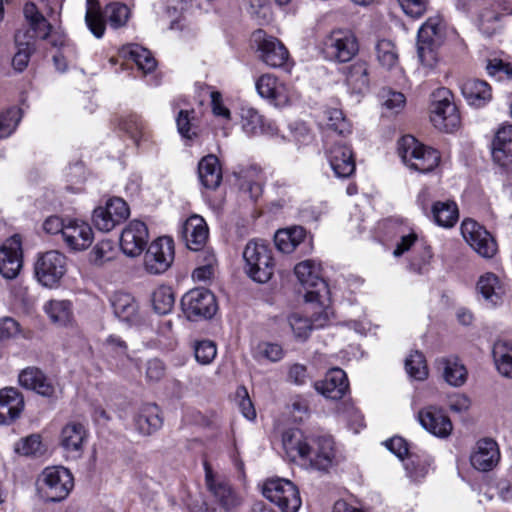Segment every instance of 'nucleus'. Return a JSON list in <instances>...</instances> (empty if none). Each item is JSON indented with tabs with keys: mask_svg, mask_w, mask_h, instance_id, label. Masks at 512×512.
I'll return each instance as SVG.
<instances>
[{
	"mask_svg": "<svg viewBox=\"0 0 512 512\" xmlns=\"http://www.w3.org/2000/svg\"><path fill=\"white\" fill-rule=\"evenodd\" d=\"M175 296L169 286H159L152 293V305L156 313L165 315L172 311Z\"/></svg>",
	"mask_w": 512,
	"mask_h": 512,
	"instance_id": "09e8293b",
	"label": "nucleus"
},
{
	"mask_svg": "<svg viewBox=\"0 0 512 512\" xmlns=\"http://www.w3.org/2000/svg\"><path fill=\"white\" fill-rule=\"evenodd\" d=\"M163 419L156 404L142 405L134 417L136 431L144 436L151 435L162 427Z\"/></svg>",
	"mask_w": 512,
	"mask_h": 512,
	"instance_id": "72a5a7b5",
	"label": "nucleus"
},
{
	"mask_svg": "<svg viewBox=\"0 0 512 512\" xmlns=\"http://www.w3.org/2000/svg\"><path fill=\"white\" fill-rule=\"evenodd\" d=\"M493 160L500 166L512 163V124L501 126L492 143Z\"/></svg>",
	"mask_w": 512,
	"mask_h": 512,
	"instance_id": "c9c22d12",
	"label": "nucleus"
},
{
	"mask_svg": "<svg viewBox=\"0 0 512 512\" xmlns=\"http://www.w3.org/2000/svg\"><path fill=\"white\" fill-rule=\"evenodd\" d=\"M244 270L255 282L267 283L273 276V249L264 240H250L243 251Z\"/></svg>",
	"mask_w": 512,
	"mask_h": 512,
	"instance_id": "f03ea898",
	"label": "nucleus"
},
{
	"mask_svg": "<svg viewBox=\"0 0 512 512\" xmlns=\"http://www.w3.org/2000/svg\"><path fill=\"white\" fill-rule=\"evenodd\" d=\"M119 129L123 131L136 145L145 136V124L141 118L135 114L124 117L119 122Z\"/></svg>",
	"mask_w": 512,
	"mask_h": 512,
	"instance_id": "8fccbe9b",
	"label": "nucleus"
},
{
	"mask_svg": "<svg viewBox=\"0 0 512 512\" xmlns=\"http://www.w3.org/2000/svg\"><path fill=\"white\" fill-rule=\"evenodd\" d=\"M44 311L59 326H66L72 320L71 302L67 300H50L44 305Z\"/></svg>",
	"mask_w": 512,
	"mask_h": 512,
	"instance_id": "a18cd8bd",
	"label": "nucleus"
},
{
	"mask_svg": "<svg viewBox=\"0 0 512 512\" xmlns=\"http://www.w3.org/2000/svg\"><path fill=\"white\" fill-rule=\"evenodd\" d=\"M116 255L114 244L110 240H102L98 242L89 254V260L96 266H102L113 260Z\"/></svg>",
	"mask_w": 512,
	"mask_h": 512,
	"instance_id": "864d4df0",
	"label": "nucleus"
},
{
	"mask_svg": "<svg viewBox=\"0 0 512 512\" xmlns=\"http://www.w3.org/2000/svg\"><path fill=\"white\" fill-rule=\"evenodd\" d=\"M333 440L330 436L313 437L311 454L307 457L310 464L318 470H327L334 459Z\"/></svg>",
	"mask_w": 512,
	"mask_h": 512,
	"instance_id": "473e14b6",
	"label": "nucleus"
},
{
	"mask_svg": "<svg viewBox=\"0 0 512 512\" xmlns=\"http://www.w3.org/2000/svg\"><path fill=\"white\" fill-rule=\"evenodd\" d=\"M181 234L186 246L190 250L198 251L206 244L209 230L203 217L193 215L184 222Z\"/></svg>",
	"mask_w": 512,
	"mask_h": 512,
	"instance_id": "7c9ffc66",
	"label": "nucleus"
},
{
	"mask_svg": "<svg viewBox=\"0 0 512 512\" xmlns=\"http://www.w3.org/2000/svg\"><path fill=\"white\" fill-rule=\"evenodd\" d=\"M431 464L432 460L430 457L425 458L423 461L418 458L411 459L406 464V470L411 479L414 481H420L428 474Z\"/></svg>",
	"mask_w": 512,
	"mask_h": 512,
	"instance_id": "e2e57ef3",
	"label": "nucleus"
},
{
	"mask_svg": "<svg viewBox=\"0 0 512 512\" xmlns=\"http://www.w3.org/2000/svg\"><path fill=\"white\" fill-rule=\"evenodd\" d=\"M23 333L20 323L12 317L0 318V341L16 338Z\"/></svg>",
	"mask_w": 512,
	"mask_h": 512,
	"instance_id": "0e129e2a",
	"label": "nucleus"
},
{
	"mask_svg": "<svg viewBox=\"0 0 512 512\" xmlns=\"http://www.w3.org/2000/svg\"><path fill=\"white\" fill-rule=\"evenodd\" d=\"M397 150L402 161L420 173L432 171L440 161L437 150L423 145L411 135H406L398 141Z\"/></svg>",
	"mask_w": 512,
	"mask_h": 512,
	"instance_id": "20e7f679",
	"label": "nucleus"
},
{
	"mask_svg": "<svg viewBox=\"0 0 512 512\" xmlns=\"http://www.w3.org/2000/svg\"><path fill=\"white\" fill-rule=\"evenodd\" d=\"M198 175L205 188L216 189L222 180L218 158L212 154L203 157L198 164Z\"/></svg>",
	"mask_w": 512,
	"mask_h": 512,
	"instance_id": "ea45409f",
	"label": "nucleus"
},
{
	"mask_svg": "<svg viewBox=\"0 0 512 512\" xmlns=\"http://www.w3.org/2000/svg\"><path fill=\"white\" fill-rule=\"evenodd\" d=\"M294 273L306 289L305 300L323 306L328 299V288L321 277L320 265L313 260H304L295 266Z\"/></svg>",
	"mask_w": 512,
	"mask_h": 512,
	"instance_id": "1a4fd4ad",
	"label": "nucleus"
},
{
	"mask_svg": "<svg viewBox=\"0 0 512 512\" xmlns=\"http://www.w3.org/2000/svg\"><path fill=\"white\" fill-rule=\"evenodd\" d=\"M111 305L116 317L128 323L139 321L138 303L126 292H116L111 298Z\"/></svg>",
	"mask_w": 512,
	"mask_h": 512,
	"instance_id": "e433bc0d",
	"label": "nucleus"
},
{
	"mask_svg": "<svg viewBox=\"0 0 512 512\" xmlns=\"http://www.w3.org/2000/svg\"><path fill=\"white\" fill-rule=\"evenodd\" d=\"M313 436L306 435L298 428L288 429L283 433L282 444L287 457L296 461L305 459L311 454Z\"/></svg>",
	"mask_w": 512,
	"mask_h": 512,
	"instance_id": "a878e982",
	"label": "nucleus"
},
{
	"mask_svg": "<svg viewBox=\"0 0 512 512\" xmlns=\"http://www.w3.org/2000/svg\"><path fill=\"white\" fill-rule=\"evenodd\" d=\"M377 59L381 66L391 69L397 64L398 55L395 46L388 40H381L376 45Z\"/></svg>",
	"mask_w": 512,
	"mask_h": 512,
	"instance_id": "13d9d810",
	"label": "nucleus"
},
{
	"mask_svg": "<svg viewBox=\"0 0 512 512\" xmlns=\"http://www.w3.org/2000/svg\"><path fill=\"white\" fill-rule=\"evenodd\" d=\"M16 451L25 456H35L42 452V444L39 435H30L21 440Z\"/></svg>",
	"mask_w": 512,
	"mask_h": 512,
	"instance_id": "69168bd1",
	"label": "nucleus"
},
{
	"mask_svg": "<svg viewBox=\"0 0 512 512\" xmlns=\"http://www.w3.org/2000/svg\"><path fill=\"white\" fill-rule=\"evenodd\" d=\"M181 306L188 318H211L216 311L215 297L205 288L188 291L182 297Z\"/></svg>",
	"mask_w": 512,
	"mask_h": 512,
	"instance_id": "f3484780",
	"label": "nucleus"
},
{
	"mask_svg": "<svg viewBox=\"0 0 512 512\" xmlns=\"http://www.w3.org/2000/svg\"><path fill=\"white\" fill-rule=\"evenodd\" d=\"M461 233L466 242L482 257L491 258L497 252V244L491 234L472 219L462 222Z\"/></svg>",
	"mask_w": 512,
	"mask_h": 512,
	"instance_id": "dca6fc26",
	"label": "nucleus"
},
{
	"mask_svg": "<svg viewBox=\"0 0 512 512\" xmlns=\"http://www.w3.org/2000/svg\"><path fill=\"white\" fill-rule=\"evenodd\" d=\"M326 127L328 130L340 136H346L351 133V125L343 115V112L336 108L326 110Z\"/></svg>",
	"mask_w": 512,
	"mask_h": 512,
	"instance_id": "603ef678",
	"label": "nucleus"
},
{
	"mask_svg": "<svg viewBox=\"0 0 512 512\" xmlns=\"http://www.w3.org/2000/svg\"><path fill=\"white\" fill-rule=\"evenodd\" d=\"M406 98L401 92L388 91L383 95V106L392 114L398 113L405 106Z\"/></svg>",
	"mask_w": 512,
	"mask_h": 512,
	"instance_id": "774afa93",
	"label": "nucleus"
},
{
	"mask_svg": "<svg viewBox=\"0 0 512 512\" xmlns=\"http://www.w3.org/2000/svg\"><path fill=\"white\" fill-rule=\"evenodd\" d=\"M274 242L277 249L283 253H291L297 249L306 253L312 249V242L307 237L306 230L301 226L278 230L275 233Z\"/></svg>",
	"mask_w": 512,
	"mask_h": 512,
	"instance_id": "4be33fe9",
	"label": "nucleus"
},
{
	"mask_svg": "<svg viewBox=\"0 0 512 512\" xmlns=\"http://www.w3.org/2000/svg\"><path fill=\"white\" fill-rule=\"evenodd\" d=\"M241 126L243 131L250 136L267 134L273 135L277 128L266 120L256 109L252 107H243L241 109Z\"/></svg>",
	"mask_w": 512,
	"mask_h": 512,
	"instance_id": "f704fd0d",
	"label": "nucleus"
},
{
	"mask_svg": "<svg viewBox=\"0 0 512 512\" xmlns=\"http://www.w3.org/2000/svg\"><path fill=\"white\" fill-rule=\"evenodd\" d=\"M330 307L324 303L321 306L316 303L313 308L312 318L305 317L299 313H292L288 317V323L294 333V336L299 340H306L313 329L324 327L332 315Z\"/></svg>",
	"mask_w": 512,
	"mask_h": 512,
	"instance_id": "2eb2a0df",
	"label": "nucleus"
},
{
	"mask_svg": "<svg viewBox=\"0 0 512 512\" xmlns=\"http://www.w3.org/2000/svg\"><path fill=\"white\" fill-rule=\"evenodd\" d=\"M404 13L411 18H420L427 10L428 0H398Z\"/></svg>",
	"mask_w": 512,
	"mask_h": 512,
	"instance_id": "338daca9",
	"label": "nucleus"
},
{
	"mask_svg": "<svg viewBox=\"0 0 512 512\" xmlns=\"http://www.w3.org/2000/svg\"><path fill=\"white\" fill-rule=\"evenodd\" d=\"M23 13L29 23L30 30L33 32L31 35L34 38L47 39L51 33L52 26L39 12L37 6L32 2H28L24 5Z\"/></svg>",
	"mask_w": 512,
	"mask_h": 512,
	"instance_id": "79ce46f5",
	"label": "nucleus"
},
{
	"mask_svg": "<svg viewBox=\"0 0 512 512\" xmlns=\"http://www.w3.org/2000/svg\"><path fill=\"white\" fill-rule=\"evenodd\" d=\"M74 482L70 471L63 466L47 467L39 480V491L49 502L65 499L73 488Z\"/></svg>",
	"mask_w": 512,
	"mask_h": 512,
	"instance_id": "423d86ee",
	"label": "nucleus"
},
{
	"mask_svg": "<svg viewBox=\"0 0 512 512\" xmlns=\"http://www.w3.org/2000/svg\"><path fill=\"white\" fill-rule=\"evenodd\" d=\"M22 264L21 237L15 234L0 247V274L6 279H14L18 276Z\"/></svg>",
	"mask_w": 512,
	"mask_h": 512,
	"instance_id": "6ab92c4d",
	"label": "nucleus"
},
{
	"mask_svg": "<svg viewBox=\"0 0 512 512\" xmlns=\"http://www.w3.org/2000/svg\"><path fill=\"white\" fill-rule=\"evenodd\" d=\"M444 23L440 16H433L426 20L418 30L417 54L421 65L429 70L433 69L438 61L437 48L443 41Z\"/></svg>",
	"mask_w": 512,
	"mask_h": 512,
	"instance_id": "7ed1b4c3",
	"label": "nucleus"
},
{
	"mask_svg": "<svg viewBox=\"0 0 512 512\" xmlns=\"http://www.w3.org/2000/svg\"><path fill=\"white\" fill-rule=\"evenodd\" d=\"M433 98L430 116L432 124L440 131H455L460 125V115L452 93L446 88H440L433 94Z\"/></svg>",
	"mask_w": 512,
	"mask_h": 512,
	"instance_id": "6e6552de",
	"label": "nucleus"
},
{
	"mask_svg": "<svg viewBox=\"0 0 512 512\" xmlns=\"http://www.w3.org/2000/svg\"><path fill=\"white\" fill-rule=\"evenodd\" d=\"M217 355V347L213 341L201 340L194 344V356L201 365H208L213 362Z\"/></svg>",
	"mask_w": 512,
	"mask_h": 512,
	"instance_id": "bf43d9fd",
	"label": "nucleus"
},
{
	"mask_svg": "<svg viewBox=\"0 0 512 512\" xmlns=\"http://www.w3.org/2000/svg\"><path fill=\"white\" fill-rule=\"evenodd\" d=\"M492 354L498 372L506 378H512V345L505 340L494 343Z\"/></svg>",
	"mask_w": 512,
	"mask_h": 512,
	"instance_id": "c03bdc74",
	"label": "nucleus"
},
{
	"mask_svg": "<svg viewBox=\"0 0 512 512\" xmlns=\"http://www.w3.org/2000/svg\"><path fill=\"white\" fill-rule=\"evenodd\" d=\"M345 83L354 93H363L369 86L368 65L359 60L343 68Z\"/></svg>",
	"mask_w": 512,
	"mask_h": 512,
	"instance_id": "58836bf2",
	"label": "nucleus"
},
{
	"mask_svg": "<svg viewBox=\"0 0 512 512\" xmlns=\"http://www.w3.org/2000/svg\"><path fill=\"white\" fill-rule=\"evenodd\" d=\"M34 273L41 285L53 288L66 273V257L56 250L38 254L34 263Z\"/></svg>",
	"mask_w": 512,
	"mask_h": 512,
	"instance_id": "9b49d317",
	"label": "nucleus"
},
{
	"mask_svg": "<svg viewBox=\"0 0 512 512\" xmlns=\"http://www.w3.org/2000/svg\"><path fill=\"white\" fill-rule=\"evenodd\" d=\"M104 15L112 28H119L126 24L129 18V9L120 3L109 4L105 7Z\"/></svg>",
	"mask_w": 512,
	"mask_h": 512,
	"instance_id": "6e6d98bb",
	"label": "nucleus"
},
{
	"mask_svg": "<svg viewBox=\"0 0 512 512\" xmlns=\"http://www.w3.org/2000/svg\"><path fill=\"white\" fill-rule=\"evenodd\" d=\"M263 496L282 512H297L302 500L297 486L288 479L272 478L265 481Z\"/></svg>",
	"mask_w": 512,
	"mask_h": 512,
	"instance_id": "0eeeda50",
	"label": "nucleus"
},
{
	"mask_svg": "<svg viewBox=\"0 0 512 512\" xmlns=\"http://www.w3.org/2000/svg\"><path fill=\"white\" fill-rule=\"evenodd\" d=\"M325 57L335 62H348L359 51V44L355 34L349 29L333 30L323 41Z\"/></svg>",
	"mask_w": 512,
	"mask_h": 512,
	"instance_id": "9d476101",
	"label": "nucleus"
},
{
	"mask_svg": "<svg viewBox=\"0 0 512 512\" xmlns=\"http://www.w3.org/2000/svg\"><path fill=\"white\" fill-rule=\"evenodd\" d=\"M24 397L14 387L0 390V424L7 425L20 417L24 409Z\"/></svg>",
	"mask_w": 512,
	"mask_h": 512,
	"instance_id": "c756f323",
	"label": "nucleus"
},
{
	"mask_svg": "<svg viewBox=\"0 0 512 512\" xmlns=\"http://www.w3.org/2000/svg\"><path fill=\"white\" fill-rule=\"evenodd\" d=\"M148 228L140 220H132L123 229L120 236V248L129 257L139 256L148 242Z\"/></svg>",
	"mask_w": 512,
	"mask_h": 512,
	"instance_id": "aec40b11",
	"label": "nucleus"
},
{
	"mask_svg": "<svg viewBox=\"0 0 512 512\" xmlns=\"http://www.w3.org/2000/svg\"><path fill=\"white\" fill-rule=\"evenodd\" d=\"M87 438L85 426L80 422L70 421L61 429L60 445L68 458L78 459L83 454Z\"/></svg>",
	"mask_w": 512,
	"mask_h": 512,
	"instance_id": "412c9836",
	"label": "nucleus"
},
{
	"mask_svg": "<svg viewBox=\"0 0 512 512\" xmlns=\"http://www.w3.org/2000/svg\"><path fill=\"white\" fill-rule=\"evenodd\" d=\"M87 11L85 14V22L90 32L96 38H102L105 33V21L102 14L99 11L97 3H92L91 0H87Z\"/></svg>",
	"mask_w": 512,
	"mask_h": 512,
	"instance_id": "3c124183",
	"label": "nucleus"
},
{
	"mask_svg": "<svg viewBox=\"0 0 512 512\" xmlns=\"http://www.w3.org/2000/svg\"><path fill=\"white\" fill-rule=\"evenodd\" d=\"M62 238L68 248L81 251L92 244L93 231L90 225L82 220L67 219Z\"/></svg>",
	"mask_w": 512,
	"mask_h": 512,
	"instance_id": "b1692460",
	"label": "nucleus"
},
{
	"mask_svg": "<svg viewBox=\"0 0 512 512\" xmlns=\"http://www.w3.org/2000/svg\"><path fill=\"white\" fill-rule=\"evenodd\" d=\"M194 114V110H180L176 117L178 132L183 138L187 140H193L195 137H197V133L193 128V124L191 123V120L194 119Z\"/></svg>",
	"mask_w": 512,
	"mask_h": 512,
	"instance_id": "052dcab7",
	"label": "nucleus"
},
{
	"mask_svg": "<svg viewBox=\"0 0 512 512\" xmlns=\"http://www.w3.org/2000/svg\"><path fill=\"white\" fill-rule=\"evenodd\" d=\"M34 36L31 35V31H17L15 34V43L18 48L16 54L12 59L13 68L22 72L28 65L30 56L35 50L33 43Z\"/></svg>",
	"mask_w": 512,
	"mask_h": 512,
	"instance_id": "a19ab883",
	"label": "nucleus"
},
{
	"mask_svg": "<svg viewBox=\"0 0 512 512\" xmlns=\"http://www.w3.org/2000/svg\"><path fill=\"white\" fill-rule=\"evenodd\" d=\"M431 216L437 225L450 228L458 221V207L454 201H437L431 207Z\"/></svg>",
	"mask_w": 512,
	"mask_h": 512,
	"instance_id": "37998d69",
	"label": "nucleus"
},
{
	"mask_svg": "<svg viewBox=\"0 0 512 512\" xmlns=\"http://www.w3.org/2000/svg\"><path fill=\"white\" fill-rule=\"evenodd\" d=\"M477 289L484 300L491 306L502 301L505 294V286L494 273L488 272L482 275L477 282Z\"/></svg>",
	"mask_w": 512,
	"mask_h": 512,
	"instance_id": "4c0bfd02",
	"label": "nucleus"
},
{
	"mask_svg": "<svg viewBox=\"0 0 512 512\" xmlns=\"http://www.w3.org/2000/svg\"><path fill=\"white\" fill-rule=\"evenodd\" d=\"M20 386L27 390H32L43 397H54L56 394V384L37 367L31 366L23 369L18 376Z\"/></svg>",
	"mask_w": 512,
	"mask_h": 512,
	"instance_id": "5701e85b",
	"label": "nucleus"
},
{
	"mask_svg": "<svg viewBox=\"0 0 512 512\" xmlns=\"http://www.w3.org/2000/svg\"><path fill=\"white\" fill-rule=\"evenodd\" d=\"M252 41L260 52L261 60L266 65L280 68L289 60V52L284 44L277 38L267 35L263 30H256L252 34Z\"/></svg>",
	"mask_w": 512,
	"mask_h": 512,
	"instance_id": "4468645a",
	"label": "nucleus"
},
{
	"mask_svg": "<svg viewBox=\"0 0 512 512\" xmlns=\"http://www.w3.org/2000/svg\"><path fill=\"white\" fill-rule=\"evenodd\" d=\"M405 369L410 377L423 381L428 376V368L424 355L415 351L411 353L405 361Z\"/></svg>",
	"mask_w": 512,
	"mask_h": 512,
	"instance_id": "5fc2aeb1",
	"label": "nucleus"
},
{
	"mask_svg": "<svg viewBox=\"0 0 512 512\" xmlns=\"http://www.w3.org/2000/svg\"><path fill=\"white\" fill-rule=\"evenodd\" d=\"M205 485L212 496L213 503L221 512H236L243 504L242 496L223 476L218 475L205 462Z\"/></svg>",
	"mask_w": 512,
	"mask_h": 512,
	"instance_id": "39448f33",
	"label": "nucleus"
},
{
	"mask_svg": "<svg viewBox=\"0 0 512 512\" xmlns=\"http://www.w3.org/2000/svg\"><path fill=\"white\" fill-rule=\"evenodd\" d=\"M500 460V451L496 441L490 438L481 439L471 453V465L478 471L492 470Z\"/></svg>",
	"mask_w": 512,
	"mask_h": 512,
	"instance_id": "393cba45",
	"label": "nucleus"
},
{
	"mask_svg": "<svg viewBox=\"0 0 512 512\" xmlns=\"http://www.w3.org/2000/svg\"><path fill=\"white\" fill-rule=\"evenodd\" d=\"M460 90L467 103L476 108L485 106L492 99L491 86L483 80L464 79L460 83Z\"/></svg>",
	"mask_w": 512,
	"mask_h": 512,
	"instance_id": "2f4dec72",
	"label": "nucleus"
},
{
	"mask_svg": "<svg viewBox=\"0 0 512 512\" xmlns=\"http://www.w3.org/2000/svg\"><path fill=\"white\" fill-rule=\"evenodd\" d=\"M174 260V243L169 237H159L144 255V268L150 274L164 273Z\"/></svg>",
	"mask_w": 512,
	"mask_h": 512,
	"instance_id": "ddd939ff",
	"label": "nucleus"
},
{
	"mask_svg": "<svg viewBox=\"0 0 512 512\" xmlns=\"http://www.w3.org/2000/svg\"><path fill=\"white\" fill-rule=\"evenodd\" d=\"M104 348L108 355L123 360L130 359L127 353V344L120 337L110 335L104 342Z\"/></svg>",
	"mask_w": 512,
	"mask_h": 512,
	"instance_id": "680f3d73",
	"label": "nucleus"
},
{
	"mask_svg": "<svg viewBox=\"0 0 512 512\" xmlns=\"http://www.w3.org/2000/svg\"><path fill=\"white\" fill-rule=\"evenodd\" d=\"M130 215L128 204L119 197L110 198L105 206L94 209L92 221L102 232H109L123 223Z\"/></svg>",
	"mask_w": 512,
	"mask_h": 512,
	"instance_id": "f8f14e48",
	"label": "nucleus"
},
{
	"mask_svg": "<svg viewBox=\"0 0 512 512\" xmlns=\"http://www.w3.org/2000/svg\"><path fill=\"white\" fill-rule=\"evenodd\" d=\"M418 419L425 430L437 437H447L452 431V423L449 417L436 406H428L420 410Z\"/></svg>",
	"mask_w": 512,
	"mask_h": 512,
	"instance_id": "bb28decb",
	"label": "nucleus"
},
{
	"mask_svg": "<svg viewBox=\"0 0 512 512\" xmlns=\"http://www.w3.org/2000/svg\"><path fill=\"white\" fill-rule=\"evenodd\" d=\"M314 387L326 398L339 400L348 391L349 382L344 370L332 368L326 373L322 381L315 382Z\"/></svg>",
	"mask_w": 512,
	"mask_h": 512,
	"instance_id": "c85d7f7f",
	"label": "nucleus"
},
{
	"mask_svg": "<svg viewBox=\"0 0 512 512\" xmlns=\"http://www.w3.org/2000/svg\"><path fill=\"white\" fill-rule=\"evenodd\" d=\"M440 364L443 368V377L449 385L459 387L466 382V368L456 358L442 359Z\"/></svg>",
	"mask_w": 512,
	"mask_h": 512,
	"instance_id": "49530a36",
	"label": "nucleus"
},
{
	"mask_svg": "<svg viewBox=\"0 0 512 512\" xmlns=\"http://www.w3.org/2000/svg\"><path fill=\"white\" fill-rule=\"evenodd\" d=\"M331 169L338 178H348L355 171L352 151L346 144L335 143L326 151Z\"/></svg>",
	"mask_w": 512,
	"mask_h": 512,
	"instance_id": "cd10ccee",
	"label": "nucleus"
},
{
	"mask_svg": "<svg viewBox=\"0 0 512 512\" xmlns=\"http://www.w3.org/2000/svg\"><path fill=\"white\" fill-rule=\"evenodd\" d=\"M255 88L261 98L275 107H283L290 102L289 87L273 74L266 73L259 76L255 81Z\"/></svg>",
	"mask_w": 512,
	"mask_h": 512,
	"instance_id": "a211bd4d",
	"label": "nucleus"
},
{
	"mask_svg": "<svg viewBox=\"0 0 512 512\" xmlns=\"http://www.w3.org/2000/svg\"><path fill=\"white\" fill-rule=\"evenodd\" d=\"M21 120V110L12 107L0 113V139L10 136Z\"/></svg>",
	"mask_w": 512,
	"mask_h": 512,
	"instance_id": "4d7b16f0",
	"label": "nucleus"
},
{
	"mask_svg": "<svg viewBox=\"0 0 512 512\" xmlns=\"http://www.w3.org/2000/svg\"><path fill=\"white\" fill-rule=\"evenodd\" d=\"M123 53L144 73H150L156 67V61L151 52L139 45H129L123 49Z\"/></svg>",
	"mask_w": 512,
	"mask_h": 512,
	"instance_id": "de8ad7c7",
	"label": "nucleus"
},
{
	"mask_svg": "<svg viewBox=\"0 0 512 512\" xmlns=\"http://www.w3.org/2000/svg\"><path fill=\"white\" fill-rule=\"evenodd\" d=\"M459 10L475 9L477 12V25L482 34L493 36L502 28V17L512 14V5L507 0H472L466 3L456 1Z\"/></svg>",
	"mask_w": 512,
	"mask_h": 512,
	"instance_id": "f257e3e1",
	"label": "nucleus"
}]
</instances>
